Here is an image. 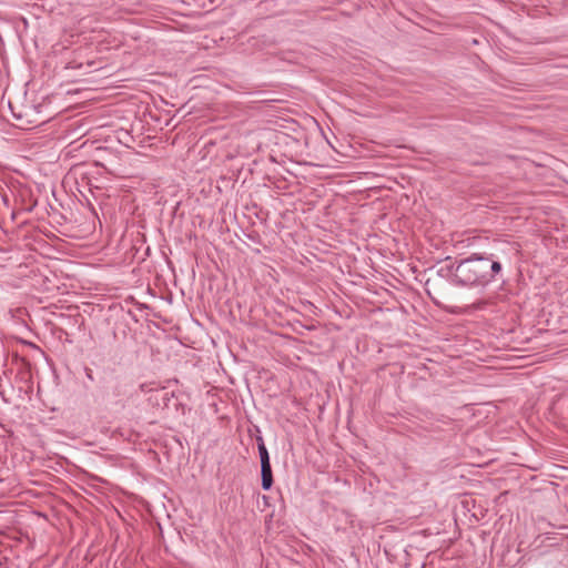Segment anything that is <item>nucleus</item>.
Masks as SVG:
<instances>
[{
    "label": "nucleus",
    "instance_id": "f257e3e1",
    "mask_svg": "<svg viewBox=\"0 0 568 568\" xmlns=\"http://www.w3.org/2000/svg\"><path fill=\"white\" fill-rule=\"evenodd\" d=\"M501 270V264L491 255L471 254L456 264L452 283L462 287H485Z\"/></svg>",
    "mask_w": 568,
    "mask_h": 568
},
{
    "label": "nucleus",
    "instance_id": "f03ea898",
    "mask_svg": "<svg viewBox=\"0 0 568 568\" xmlns=\"http://www.w3.org/2000/svg\"><path fill=\"white\" fill-rule=\"evenodd\" d=\"M173 397V392H169L166 388H158L154 390L150 399L153 400L156 406H161L162 408H169Z\"/></svg>",
    "mask_w": 568,
    "mask_h": 568
},
{
    "label": "nucleus",
    "instance_id": "7ed1b4c3",
    "mask_svg": "<svg viewBox=\"0 0 568 568\" xmlns=\"http://www.w3.org/2000/svg\"><path fill=\"white\" fill-rule=\"evenodd\" d=\"M273 473L271 463L266 465H261V486L264 490L271 489L273 486Z\"/></svg>",
    "mask_w": 568,
    "mask_h": 568
},
{
    "label": "nucleus",
    "instance_id": "20e7f679",
    "mask_svg": "<svg viewBox=\"0 0 568 568\" xmlns=\"http://www.w3.org/2000/svg\"><path fill=\"white\" fill-rule=\"evenodd\" d=\"M454 264L442 266L437 270V274L442 277H452L454 278V271H455Z\"/></svg>",
    "mask_w": 568,
    "mask_h": 568
},
{
    "label": "nucleus",
    "instance_id": "39448f33",
    "mask_svg": "<svg viewBox=\"0 0 568 568\" xmlns=\"http://www.w3.org/2000/svg\"><path fill=\"white\" fill-rule=\"evenodd\" d=\"M258 455H260L261 465H266L267 463H271L270 454H268V450L266 447H262L261 449H258Z\"/></svg>",
    "mask_w": 568,
    "mask_h": 568
},
{
    "label": "nucleus",
    "instance_id": "423d86ee",
    "mask_svg": "<svg viewBox=\"0 0 568 568\" xmlns=\"http://www.w3.org/2000/svg\"><path fill=\"white\" fill-rule=\"evenodd\" d=\"M397 304H398V306H396L394 304L392 306L393 316H395V317L399 316L400 318H403L404 314L406 313V308L400 303L397 302Z\"/></svg>",
    "mask_w": 568,
    "mask_h": 568
},
{
    "label": "nucleus",
    "instance_id": "0eeeda50",
    "mask_svg": "<svg viewBox=\"0 0 568 568\" xmlns=\"http://www.w3.org/2000/svg\"><path fill=\"white\" fill-rule=\"evenodd\" d=\"M256 444H257V449H261L262 447H266L264 439L261 435L256 436Z\"/></svg>",
    "mask_w": 568,
    "mask_h": 568
},
{
    "label": "nucleus",
    "instance_id": "6e6552de",
    "mask_svg": "<svg viewBox=\"0 0 568 568\" xmlns=\"http://www.w3.org/2000/svg\"><path fill=\"white\" fill-rule=\"evenodd\" d=\"M399 256H400V260L403 261L404 260V256H405V253L404 252H400V251H397Z\"/></svg>",
    "mask_w": 568,
    "mask_h": 568
},
{
    "label": "nucleus",
    "instance_id": "1a4fd4ad",
    "mask_svg": "<svg viewBox=\"0 0 568 568\" xmlns=\"http://www.w3.org/2000/svg\"><path fill=\"white\" fill-rule=\"evenodd\" d=\"M392 425H393V432H394V430H396V429H395V425H397V423L392 422Z\"/></svg>",
    "mask_w": 568,
    "mask_h": 568
}]
</instances>
